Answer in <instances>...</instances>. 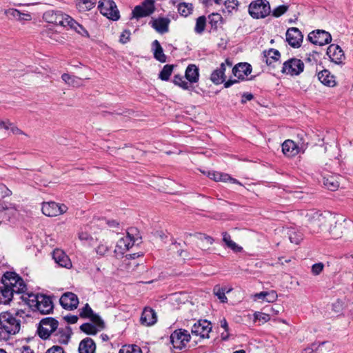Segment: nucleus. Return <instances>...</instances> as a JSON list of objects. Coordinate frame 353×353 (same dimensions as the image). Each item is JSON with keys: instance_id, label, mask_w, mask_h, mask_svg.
I'll list each match as a JSON object with an SVG mask.
<instances>
[{"instance_id": "nucleus-1", "label": "nucleus", "mask_w": 353, "mask_h": 353, "mask_svg": "<svg viewBox=\"0 0 353 353\" xmlns=\"http://www.w3.org/2000/svg\"><path fill=\"white\" fill-rule=\"evenodd\" d=\"M328 223L330 226L329 234L332 239L341 238L343 234L344 229L352 224L350 221H347L342 216L333 215L330 213L321 214L316 212L313 214L310 220L312 227H321L322 225Z\"/></svg>"}, {"instance_id": "nucleus-2", "label": "nucleus", "mask_w": 353, "mask_h": 353, "mask_svg": "<svg viewBox=\"0 0 353 353\" xmlns=\"http://www.w3.org/2000/svg\"><path fill=\"white\" fill-rule=\"evenodd\" d=\"M43 19L48 23H52L55 26L63 28H70L79 32V29H83V26L77 23L68 14L58 10H49L43 14Z\"/></svg>"}, {"instance_id": "nucleus-3", "label": "nucleus", "mask_w": 353, "mask_h": 353, "mask_svg": "<svg viewBox=\"0 0 353 353\" xmlns=\"http://www.w3.org/2000/svg\"><path fill=\"white\" fill-rule=\"evenodd\" d=\"M20 321L17 319L10 312H1L0 314V330L1 332H5L8 334L14 335L20 330Z\"/></svg>"}, {"instance_id": "nucleus-4", "label": "nucleus", "mask_w": 353, "mask_h": 353, "mask_svg": "<svg viewBox=\"0 0 353 353\" xmlns=\"http://www.w3.org/2000/svg\"><path fill=\"white\" fill-rule=\"evenodd\" d=\"M28 304L31 307H35L36 309L42 314H50L53 310V303L50 296L44 294H31Z\"/></svg>"}, {"instance_id": "nucleus-5", "label": "nucleus", "mask_w": 353, "mask_h": 353, "mask_svg": "<svg viewBox=\"0 0 353 353\" xmlns=\"http://www.w3.org/2000/svg\"><path fill=\"white\" fill-rule=\"evenodd\" d=\"M248 12L254 19H263L271 12L270 3L267 0H254L250 3Z\"/></svg>"}, {"instance_id": "nucleus-6", "label": "nucleus", "mask_w": 353, "mask_h": 353, "mask_svg": "<svg viewBox=\"0 0 353 353\" xmlns=\"http://www.w3.org/2000/svg\"><path fill=\"white\" fill-rule=\"evenodd\" d=\"M98 9L101 14L112 21H118L120 19L119 11L113 0H100Z\"/></svg>"}, {"instance_id": "nucleus-7", "label": "nucleus", "mask_w": 353, "mask_h": 353, "mask_svg": "<svg viewBox=\"0 0 353 353\" xmlns=\"http://www.w3.org/2000/svg\"><path fill=\"white\" fill-rule=\"evenodd\" d=\"M58 325V321L52 317L43 319L40 321L37 330L39 337L43 339H48L50 336H52V334L57 329Z\"/></svg>"}, {"instance_id": "nucleus-8", "label": "nucleus", "mask_w": 353, "mask_h": 353, "mask_svg": "<svg viewBox=\"0 0 353 353\" xmlns=\"http://www.w3.org/2000/svg\"><path fill=\"white\" fill-rule=\"evenodd\" d=\"M191 339L190 334L186 330L179 329L174 331L170 335V342L173 347L181 350Z\"/></svg>"}, {"instance_id": "nucleus-9", "label": "nucleus", "mask_w": 353, "mask_h": 353, "mask_svg": "<svg viewBox=\"0 0 353 353\" xmlns=\"http://www.w3.org/2000/svg\"><path fill=\"white\" fill-rule=\"evenodd\" d=\"M303 70V62L301 59L292 58L283 63L281 72L291 76H296L300 74Z\"/></svg>"}, {"instance_id": "nucleus-10", "label": "nucleus", "mask_w": 353, "mask_h": 353, "mask_svg": "<svg viewBox=\"0 0 353 353\" xmlns=\"http://www.w3.org/2000/svg\"><path fill=\"white\" fill-rule=\"evenodd\" d=\"M226 69V66L225 63H222L219 68L214 70L211 74L210 79L211 81L216 85H219L224 82V87L229 88L232 85L237 83L239 80L236 79H229L227 81H225V71Z\"/></svg>"}, {"instance_id": "nucleus-11", "label": "nucleus", "mask_w": 353, "mask_h": 353, "mask_svg": "<svg viewBox=\"0 0 353 353\" xmlns=\"http://www.w3.org/2000/svg\"><path fill=\"white\" fill-rule=\"evenodd\" d=\"M307 39L314 45L323 46L332 41V36L327 31L316 30L309 33Z\"/></svg>"}, {"instance_id": "nucleus-12", "label": "nucleus", "mask_w": 353, "mask_h": 353, "mask_svg": "<svg viewBox=\"0 0 353 353\" xmlns=\"http://www.w3.org/2000/svg\"><path fill=\"white\" fill-rule=\"evenodd\" d=\"M41 210L43 214L47 216H57L66 212L68 207L64 204H59L51 201L43 203Z\"/></svg>"}, {"instance_id": "nucleus-13", "label": "nucleus", "mask_w": 353, "mask_h": 353, "mask_svg": "<svg viewBox=\"0 0 353 353\" xmlns=\"http://www.w3.org/2000/svg\"><path fill=\"white\" fill-rule=\"evenodd\" d=\"M212 330V325L207 320H199L194 323L191 332L192 335L199 336L201 339H208Z\"/></svg>"}, {"instance_id": "nucleus-14", "label": "nucleus", "mask_w": 353, "mask_h": 353, "mask_svg": "<svg viewBox=\"0 0 353 353\" xmlns=\"http://www.w3.org/2000/svg\"><path fill=\"white\" fill-rule=\"evenodd\" d=\"M154 11L152 0H145L141 5L137 6L132 12V18L139 19L150 16Z\"/></svg>"}, {"instance_id": "nucleus-15", "label": "nucleus", "mask_w": 353, "mask_h": 353, "mask_svg": "<svg viewBox=\"0 0 353 353\" xmlns=\"http://www.w3.org/2000/svg\"><path fill=\"white\" fill-rule=\"evenodd\" d=\"M326 54L332 62L338 65L343 64L345 57L339 46L336 44L330 45L327 49Z\"/></svg>"}, {"instance_id": "nucleus-16", "label": "nucleus", "mask_w": 353, "mask_h": 353, "mask_svg": "<svg viewBox=\"0 0 353 353\" xmlns=\"http://www.w3.org/2000/svg\"><path fill=\"white\" fill-rule=\"evenodd\" d=\"M286 41L292 48H299L303 42V35L297 28H290L286 32Z\"/></svg>"}, {"instance_id": "nucleus-17", "label": "nucleus", "mask_w": 353, "mask_h": 353, "mask_svg": "<svg viewBox=\"0 0 353 353\" xmlns=\"http://www.w3.org/2000/svg\"><path fill=\"white\" fill-rule=\"evenodd\" d=\"M59 302L64 309L72 310L77 307L79 299L75 294L65 292L61 296Z\"/></svg>"}, {"instance_id": "nucleus-18", "label": "nucleus", "mask_w": 353, "mask_h": 353, "mask_svg": "<svg viewBox=\"0 0 353 353\" xmlns=\"http://www.w3.org/2000/svg\"><path fill=\"white\" fill-rule=\"evenodd\" d=\"M52 259L61 268L70 269L72 266L69 256L62 250L55 249L52 252Z\"/></svg>"}, {"instance_id": "nucleus-19", "label": "nucleus", "mask_w": 353, "mask_h": 353, "mask_svg": "<svg viewBox=\"0 0 353 353\" xmlns=\"http://www.w3.org/2000/svg\"><path fill=\"white\" fill-rule=\"evenodd\" d=\"M282 151L288 157H293L299 153L304 152L301 147H299L294 141L290 139H288L283 143Z\"/></svg>"}, {"instance_id": "nucleus-20", "label": "nucleus", "mask_w": 353, "mask_h": 353, "mask_svg": "<svg viewBox=\"0 0 353 353\" xmlns=\"http://www.w3.org/2000/svg\"><path fill=\"white\" fill-rule=\"evenodd\" d=\"M72 331L70 327H66L65 328H59L52 334V340L54 343H59L61 344H68L70 336H71Z\"/></svg>"}, {"instance_id": "nucleus-21", "label": "nucleus", "mask_w": 353, "mask_h": 353, "mask_svg": "<svg viewBox=\"0 0 353 353\" xmlns=\"http://www.w3.org/2000/svg\"><path fill=\"white\" fill-rule=\"evenodd\" d=\"M42 37L52 43H62L64 37L63 34L53 28H47L41 32Z\"/></svg>"}, {"instance_id": "nucleus-22", "label": "nucleus", "mask_w": 353, "mask_h": 353, "mask_svg": "<svg viewBox=\"0 0 353 353\" xmlns=\"http://www.w3.org/2000/svg\"><path fill=\"white\" fill-rule=\"evenodd\" d=\"M134 240L129 232L127 233L125 236L121 238L117 243L115 252H119L121 254L127 252L130 248L133 246Z\"/></svg>"}, {"instance_id": "nucleus-23", "label": "nucleus", "mask_w": 353, "mask_h": 353, "mask_svg": "<svg viewBox=\"0 0 353 353\" xmlns=\"http://www.w3.org/2000/svg\"><path fill=\"white\" fill-rule=\"evenodd\" d=\"M252 72V66L248 63H239L232 68V74L238 79L244 80Z\"/></svg>"}, {"instance_id": "nucleus-24", "label": "nucleus", "mask_w": 353, "mask_h": 353, "mask_svg": "<svg viewBox=\"0 0 353 353\" xmlns=\"http://www.w3.org/2000/svg\"><path fill=\"white\" fill-rule=\"evenodd\" d=\"M157 314L154 310L150 307H145L140 319L142 325L150 326L157 322Z\"/></svg>"}, {"instance_id": "nucleus-25", "label": "nucleus", "mask_w": 353, "mask_h": 353, "mask_svg": "<svg viewBox=\"0 0 353 353\" xmlns=\"http://www.w3.org/2000/svg\"><path fill=\"white\" fill-rule=\"evenodd\" d=\"M317 76L319 80L327 87L333 88L337 84L335 76L332 74L328 70L325 69L320 71Z\"/></svg>"}, {"instance_id": "nucleus-26", "label": "nucleus", "mask_w": 353, "mask_h": 353, "mask_svg": "<svg viewBox=\"0 0 353 353\" xmlns=\"http://www.w3.org/2000/svg\"><path fill=\"white\" fill-rule=\"evenodd\" d=\"M170 21L168 18H158L150 22L152 27L159 33L164 34L169 30Z\"/></svg>"}, {"instance_id": "nucleus-27", "label": "nucleus", "mask_w": 353, "mask_h": 353, "mask_svg": "<svg viewBox=\"0 0 353 353\" xmlns=\"http://www.w3.org/2000/svg\"><path fill=\"white\" fill-rule=\"evenodd\" d=\"M339 176L336 174H327L323 176V183L324 186L331 190L335 191L339 187Z\"/></svg>"}, {"instance_id": "nucleus-28", "label": "nucleus", "mask_w": 353, "mask_h": 353, "mask_svg": "<svg viewBox=\"0 0 353 353\" xmlns=\"http://www.w3.org/2000/svg\"><path fill=\"white\" fill-rule=\"evenodd\" d=\"M185 77L190 85L198 82L199 78L198 67L194 64H190L185 70Z\"/></svg>"}, {"instance_id": "nucleus-29", "label": "nucleus", "mask_w": 353, "mask_h": 353, "mask_svg": "<svg viewBox=\"0 0 353 353\" xmlns=\"http://www.w3.org/2000/svg\"><path fill=\"white\" fill-rule=\"evenodd\" d=\"M263 54V61L268 65H271L274 62L278 61L281 57L279 51L273 48H270L268 50H264Z\"/></svg>"}, {"instance_id": "nucleus-30", "label": "nucleus", "mask_w": 353, "mask_h": 353, "mask_svg": "<svg viewBox=\"0 0 353 353\" xmlns=\"http://www.w3.org/2000/svg\"><path fill=\"white\" fill-rule=\"evenodd\" d=\"M96 349V345L94 341L89 337L82 340L79 345V353H94Z\"/></svg>"}, {"instance_id": "nucleus-31", "label": "nucleus", "mask_w": 353, "mask_h": 353, "mask_svg": "<svg viewBox=\"0 0 353 353\" xmlns=\"http://www.w3.org/2000/svg\"><path fill=\"white\" fill-rule=\"evenodd\" d=\"M5 14L10 19H15L18 21H28L31 16L28 13H23L14 8H9L5 11Z\"/></svg>"}, {"instance_id": "nucleus-32", "label": "nucleus", "mask_w": 353, "mask_h": 353, "mask_svg": "<svg viewBox=\"0 0 353 353\" xmlns=\"http://www.w3.org/2000/svg\"><path fill=\"white\" fill-rule=\"evenodd\" d=\"M23 281L18 274L12 272H6L2 277V283L3 285L10 287L19 281Z\"/></svg>"}, {"instance_id": "nucleus-33", "label": "nucleus", "mask_w": 353, "mask_h": 353, "mask_svg": "<svg viewBox=\"0 0 353 353\" xmlns=\"http://www.w3.org/2000/svg\"><path fill=\"white\" fill-rule=\"evenodd\" d=\"M231 290L232 288H228L226 286L216 285L213 288V293L216 296H217L221 303H226L228 301V298L225 296V293H228Z\"/></svg>"}, {"instance_id": "nucleus-34", "label": "nucleus", "mask_w": 353, "mask_h": 353, "mask_svg": "<svg viewBox=\"0 0 353 353\" xmlns=\"http://www.w3.org/2000/svg\"><path fill=\"white\" fill-rule=\"evenodd\" d=\"M154 58L161 63L166 61V56L163 53V48L157 40H154L152 43Z\"/></svg>"}, {"instance_id": "nucleus-35", "label": "nucleus", "mask_w": 353, "mask_h": 353, "mask_svg": "<svg viewBox=\"0 0 353 353\" xmlns=\"http://www.w3.org/2000/svg\"><path fill=\"white\" fill-rule=\"evenodd\" d=\"M76 6L79 12H87L96 5V0H76Z\"/></svg>"}, {"instance_id": "nucleus-36", "label": "nucleus", "mask_w": 353, "mask_h": 353, "mask_svg": "<svg viewBox=\"0 0 353 353\" xmlns=\"http://www.w3.org/2000/svg\"><path fill=\"white\" fill-rule=\"evenodd\" d=\"M62 80L68 85L72 87H79L82 85L81 79L74 76L70 75L68 73H64L61 75Z\"/></svg>"}, {"instance_id": "nucleus-37", "label": "nucleus", "mask_w": 353, "mask_h": 353, "mask_svg": "<svg viewBox=\"0 0 353 353\" xmlns=\"http://www.w3.org/2000/svg\"><path fill=\"white\" fill-rule=\"evenodd\" d=\"M222 236L223 241L225 243V244L228 248L231 249L234 252H239L243 250V248L241 246L238 245L235 242H234L231 239V236L228 232H223L222 233Z\"/></svg>"}, {"instance_id": "nucleus-38", "label": "nucleus", "mask_w": 353, "mask_h": 353, "mask_svg": "<svg viewBox=\"0 0 353 353\" xmlns=\"http://www.w3.org/2000/svg\"><path fill=\"white\" fill-rule=\"evenodd\" d=\"M12 290L3 285L0 287V303L8 304L12 299Z\"/></svg>"}, {"instance_id": "nucleus-39", "label": "nucleus", "mask_w": 353, "mask_h": 353, "mask_svg": "<svg viewBox=\"0 0 353 353\" xmlns=\"http://www.w3.org/2000/svg\"><path fill=\"white\" fill-rule=\"evenodd\" d=\"M172 82L174 85L185 90H190L193 88L192 85L188 81L184 80L183 77L180 74H175Z\"/></svg>"}, {"instance_id": "nucleus-40", "label": "nucleus", "mask_w": 353, "mask_h": 353, "mask_svg": "<svg viewBox=\"0 0 353 353\" xmlns=\"http://www.w3.org/2000/svg\"><path fill=\"white\" fill-rule=\"evenodd\" d=\"M177 9L181 16L186 17L192 12L193 6L192 3L183 2L178 4Z\"/></svg>"}, {"instance_id": "nucleus-41", "label": "nucleus", "mask_w": 353, "mask_h": 353, "mask_svg": "<svg viewBox=\"0 0 353 353\" xmlns=\"http://www.w3.org/2000/svg\"><path fill=\"white\" fill-rule=\"evenodd\" d=\"M288 238L291 243L296 245L299 244L303 239L301 232L291 228L288 230Z\"/></svg>"}, {"instance_id": "nucleus-42", "label": "nucleus", "mask_w": 353, "mask_h": 353, "mask_svg": "<svg viewBox=\"0 0 353 353\" xmlns=\"http://www.w3.org/2000/svg\"><path fill=\"white\" fill-rule=\"evenodd\" d=\"M173 65H165L159 74V79L163 81H168L173 71Z\"/></svg>"}, {"instance_id": "nucleus-43", "label": "nucleus", "mask_w": 353, "mask_h": 353, "mask_svg": "<svg viewBox=\"0 0 353 353\" xmlns=\"http://www.w3.org/2000/svg\"><path fill=\"white\" fill-rule=\"evenodd\" d=\"M208 177L214 180L215 181L226 182L228 181V179H230V175L228 174L212 171L208 172Z\"/></svg>"}, {"instance_id": "nucleus-44", "label": "nucleus", "mask_w": 353, "mask_h": 353, "mask_svg": "<svg viewBox=\"0 0 353 353\" xmlns=\"http://www.w3.org/2000/svg\"><path fill=\"white\" fill-rule=\"evenodd\" d=\"M9 290H12V294L13 295L14 293L16 294H22L24 293L26 290V285L23 281H19V283H16L14 285H11L9 287Z\"/></svg>"}, {"instance_id": "nucleus-45", "label": "nucleus", "mask_w": 353, "mask_h": 353, "mask_svg": "<svg viewBox=\"0 0 353 353\" xmlns=\"http://www.w3.org/2000/svg\"><path fill=\"white\" fill-rule=\"evenodd\" d=\"M206 18L205 16L199 17L196 21L194 31L198 34H201L205 28Z\"/></svg>"}, {"instance_id": "nucleus-46", "label": "nucleus", "mask_w": 353, "mask_h": 353, "mask_svg": "<svg viewBox=\"0 0 353 353\" xmlns=\"http://www.w3.org/2000/svg\"><path fill=\"white\" fill-rule=\"evenodd\" d=\"M82 332L87 334H96L98 332L97 327L92 323H85L80 326Z\"/></svg>"}, {"instance_id": "nucleus-47", "label": "nucleus", "mask_w": 353, "mask_h": 353, "mask_svg": "<svg viewBox=\"0 0 353 353\" xmlns=\"http://www.w3.org/2000/svg\"><path fill=\"white\" fill-rule=\"evenodd\" d=\"M119 353H142L141 348L136 345H125Z\"/></svg>"}, {"instance_id": "nucleus-48", "label": "nucleus", "mask_w": 353, "mask_h": 353, "mask_svg": "<svg viewBox=\"0 0 353 353\" xmlns=\"http://www.w3.org/2000/svg\"><path fill=\"white\" fill-rule=\"evenodd\" d=\"M110 248L105 243H100L95 248L97 254L99 256H104L110 252Z\"/></svg>"}, {"instance_id": "nucleus-49", "label": "nucleus", "mask_w": 353, "mask_h": 353, "mask_svg": "<svg viewBox=\"0 0 353 353\" xmlns=\"http://www.w3.org/2000/svg\"><path fill=\"white\" fill-rule=\"evenodd\" d=\"M94 313L88 303L80 310L79 316L81 318L88 319Z\"/></svg>"}, {"instance_id": "nucleus-50", "label": "nucleus", "mask_w": 353, "mask_h": 353, "mask_svg": "<svg viewBox=\"0 0 353 353\" xmlns=\"http://www.w3.org/2000/svg\"><path fill=\"white\" fill-rule=\"evenodd\" d=\"M88 319L94 324V325L98 326L101 329L104 328V322L98 314L93 313Z\"/></svg>"}, {"instance_id": "nucleus-51", "label": "nucleus", "mask_w": 353, "mask_h": 353, "mask_svg": "<svg viewBox=\"0 0 353 353\" xmlns=\"http://www.w3.org/2000/svg\"><path fill=\"white\" fill-rule=\"evenodd\" d=\"M288 9V6L285 5H281L272 10V15L275 17H279L283 14Z\"/></svg>"}, {"instance_id": "nucleus-52", "label": "nucleus", "mask_w": 353, "mask_h": 353, "mask_svg": "<svg viewBox=\"0 0 353 353\" xmlns=\"http://www.w3.org/2000/svg\"><path fill=\"white\" fill-rule=\"evenodd\" d=\"M324 344V342L321 343H318L316 342L312 343L310 345L305 347L302 350L301 353H313L314 352L316 351L318 347L321 345Z\"/></svg>"}, {"instance_id": "nucleus-53", "label": "nucleus", "mask_w": 353, "mask_h": 353, "mask_svg": "<svg viewBox=\"0 0 353 353\" xmlns=\"http://www.w3.org/2000/svg\"><path fill=\"white\" fill-rule=\"evenodd\" d=\"M255 320H259L262 323L268 321L270 319V315L265 313L257 312L254 314Z\"/></svg>"}, {"instance_id": "nucleus-54", "label": "nucleus", "mask_w": 353, "mask_h": 353, "mask_svg": "<svg viewBox=\"0 0 353 353\" xmlns=\"http://www.w3.org/2000/svg\"><path fill=\"white\" fill-rule=\"evenodd\" d=\"M324 265L322 263H317L312 266V272L314 275H319L323 270Z\"/></svg>"}, {"instance_id": "nucleus-55", "label": "nucleus", "mask_w": 353, "mask_h": 353, "mask_svg": "<svg viewBox=\"0 0 353 353\" xmlns=\"http://www.w3.org/2000/svg\"><path fill=\"white\" fill-rule=\"evenodd\" d=\"M277 294L275 291L265 292V301L269 303L275 301L277 299Z\"/></svg>"}, {"instance_id": "nucleus-56", "label": "nucleus", "mask_w": 353, "mask_h": 353, "mask_svg": "<svg viewBox=\"0 0 353 353\" xmlns=\"http://www.w3.org/2000/svg\"><path fill=\"white\" fill-rule=\"evenodd\" d=\"M196 236L198 239H201V240H205L206 241V242L210 244V245H212L214 243V239L210 236H208L205 234H201V233H198V234H196Z\"/></svg>"}, {"instance_id": "nucleus-57", "label": "nucleus", "mask_w": 353, "mask_h": 353, "mask_svg": "<svg viewBox=\"0 0 353 353\" xmlns=\"http://www.w3.org/2000/svg\"><path fill=\"white\" fill-rule=\"evenodd\" d=\"M130 32L129 30H124L120 36V42L126 43L130 41Z\"/></svg>"}, {"instance_id": "nucleus-58", "label": "nucleus", "mask_w": 353, "mask_h": 353, "mask_svg": "<svg viewBox=\"0 0 353 353\" xmlns=\"http://www.w3.org/2000/svg\"><path fill=\"white\" fill-rule=\"evenodd\" d=\"M239 3L236 0H226L224 1V5L228 9L234 10L235 9Z\"/></svg>"}, {"instance_id": "nucleus-59", "label": "nucleus", "mask_w": 353, "mask_h": 353, "mask_svg": "<svg viewBox=\"0 0 353 353\" xmlns=\"http://www.w3.org/2000/svg\"><path fill=\"white\" fill-rule=\"evenodd\" d=\"M46 353H65V352L62 347L59 345H53L52 347L47 350Z\"/></svg>"}, {"instance_id": "nucleus-60", "label": "nucleus", "mask_w": 353, "mask_h": 353, "mask_svg": "<svg viewBox=\"0 0 353 353\" xmlns=\"http://www.w3.org/2000/svg\"><path fill=\"white\" fill-rule=\"evenodd\" d=\"M332 307L334 312L339 313L341 312L343 310V303L342 301L337 300L332 304Z\"/></svg>"}, {"instance_id": "nucleus-61", "label": "nucleus", "mask_w": 353, "mask_h": 353, "mask_svg": "<svg viewBox=\"0 0 353 353\" xmlns=\"http://www.w3.org/2000/svg\"><path fill=\"white\" fill-rule=\"evenodd\" d=\"M63 319L68 323L74 324L76 323L78 321V316L76 315H67L63 317Z\"/></svg>"}, {"instance_id": "nucleus-62", "label": "nucleus", "mask_w": 353, "mask_h": 353, "mask_svg": "<svg viewBox=\"0 0 353 353\" xmlns=\"http://www.w3.org/2000/svg\"><path fill=\"white\" fill-rule=\"evenodd\" d=\"M319 54L317 52H314L313 54H309V56L307 57V59L305 60H306V61H307L310 63H316L317 61L316 57Z\"/></svg>"}, {"instance_id": "nucleus-63", "label": "nucleus", "mask_w": 353, "mask_h": 353, "mask_svg": "<svg viewBox=\"0 0 353 353\" xmlns=\"http://www.w3.org/2000/svg\"><path fill=\"white\" fill-rule=\"evenodd\" d=\"M254 96L251 93H243L242 94L241 103H245L248 101H250L253 99Z\"/></svg>"}, {"instance_id": "nucleus-64", "label": "nucleus", "mask_w": 353, "mask_h": 353, "mask_svg": "<svg viewBox=\"0 0 353 353\" xmlns=\"http://www.w3.org/2000/svg\"><path fill=\"white\" fill-rule=\"evenodd\" d=\"M20 353H34V350L28 345H23L19 349Z\"/></svg>"}]
</instances>
